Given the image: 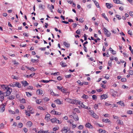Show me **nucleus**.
<instances>
[{"label": "nucleus", "instance_id": "47", "mask_svg": "<svg viewBox=\"0 0 133 133\" xmlns=\"http://www.w3.org/2000/svg\"><path fill=\"white\" fill-rule=\"evenodd\" d=\"M26 95L28 97H30L32 95L29 92H26Z\"/></svg>", "mask_w": 133, "mask_h": 133}, {"label": "nucleus", "instance_id": "14", "mask_svg": "<svg viewBox=\"0 0 133 133\" xmlns=\"http://www.w3.org/2000/svg\"><path fill=\"white\" fill-rule=\"evenodd\" d=\"M99 133H108V132L105 130L101 129L99 130Z\"/></svg>", "mask_w": 133, "mask_h": 133}, {"label": "nucleus", "instance_id": "58", "mask_svg": "<svg viewBox=\"0 0 133 133\" xmlns=\"http://www.w3.org/2000/svg\"><path fill=\"white\" fill-rule=\"evenodd\" d=\"M50 117V115L49 114H48L45 116V118H49Z\"/></svg>", "mask_w": 133, "mask_h": 133}, {"label": "nucleus", "instance_id": "52", "mask_svg": "<svg viewBox=\"0 0 133 133\" xmlns=\"http://www.w3.org/2000/svg\"><path fill=\"white\" fill-rule=\"evenodd\" d=\"M92 98L93 100H95L97 99V97L96 95H93L92 96Z\"/></svg>", "mask_w": 133, "mask_h": 133}, {"label": "nucleus", "instance_id": "59", "mask_svg": "<svg viewBox=\"0 0 133 133\" xmlns=\"http://www.w3.org/2000/svg\"><path fill=\"white\" fill-rule=\"evenodd\" d=\"M57 79L58 80L60 81L62 80V78L61 76H59L57 77Z\"/></svg>", "mask_w": 133, "mask_h": 133}, {"label": "nucleus", "instance_id": "27", "mask_svg": "<svg viewBox=\"0 0 133 133\" xmlns=\"http://www.w3.org/2000/svg\"><path fill=\"white\" fill-rule=\"evenodd\" d=\"M36 102L37 104H39L42 102L41 99H37L36 100Z\"/></svg>", "mask_w": 133, "mask_h": 133}, {"label": "nucleus", "instance_id": "32", "mask_svg": "<svg viewBox=\"0 0 133 133\" xmlns=\"http://www.w3.org/2000/svg\"><path fill=\"white\" fill-rule=\"evenodd\" d=\"M81 106L82 107L85 109H87L88 108V107L87 106H86L83 103L82 104Z\"/></svg>", "mask_w": 133, "mask_h": 133}, {"label": "nucleus", "instance_id": "48", "mask_svg": "<svg viewBox=\"0 0 133 133\" xmlns=\"http://www.w3.org/2000/svg\"><path fill=\"white\" fill-rule=\"evenodd\" d=\"M51 75H53L54 76H56L57 75H58L59 74V73L58 72H55L54 73H52L51 74Z\"/></svg>", "mask_w": 133, "mask_h": 133}, {"label": "nucleus", "instance_id": "11", "mask_svg": "<svg viewBox=\"0 0 133 133\" xmlns=\"http://www.w3.org/2000/svg\"><path fill=\"white\" fill-rule=\"evenodd\" d=\"M105 5L107 7L108 9H110L111 6H112V5L111 4H109L108 3H106L105 4Z\"/></svg>", "mask_w": 133, "mask_h": 133}, {"label": "nucleus", "instance_id": "20", "mask_svg": "<svg viewBox=\"0 0 133 133\" xmlns=\"http://www.w3.org/2000/svg\"><path fill=\"white\" fill-rule=\"evenodd\" d=\"M15 96L14 95H11L8 97L7 99L10 100L13 99H14Z\"/></svg>", "mask_w": 133, "mask_h": 133}, {"label": "nucleus", "instance_id": "17", "mask_svg": "<svg viewBox=\"0 0 133 133\" xmlns=\"http://www.w3.org/2000/svg\"><path fill=\"white\" fill-rule=\"evenodd\" d=\"M117 103L118 104L122 106H124V102L122 101H120L119 102H117Z\"/></svg>", "mask_w": 133, "mask_h": 133}, {"label": "nucleus", "instance_id": "4", "mask_svg": "<svg viewBox=\"0 0 133 133\" xmlns=\"http://www.w3.org/2000/svg\"><path fill=\"white\" fill-rule=\"evenodd\" d=\"M73 114L72 115V117L74 120L75 121L79 120V118L77 115L76 114V113L74 111L73 112Z\"/></svg>", "mask_w": 133, "mask_h": 133}, {"label": "nucleus", "instance_id": "21", "mask_svg": "<svg viewBox=\"0 0 133 133\" xmlns=\"http://www.w3.org/2000/svg\"><path fill=\"white\" fill-rule=\"evenodd\" d=\"M101 97L102 99H105L108 97L107 95L104 94L103 95H102L101 96Z\"/></svg>", "mask_w": 133, "mask_h": 133}, {"label": "nucleus", "instance_id": "46", "mask_svg": "<svg viewBox=\"0 0 133 133\" xmlns=\"http://www.w3.org/2000/svg\"><path fill=\"white\" fill-rule=\"evenodd\" d=\"M11 78H12L15 79H18V78L17 77H16L15 76L12 75L11 76Z\"/></svg>", "mask_w": 133, "mask_h": 133}, {"label": "nucleus", "instance_id": "6", "mask_svg": "<svg viewBox=\"0 0 133 133\" xmlns=\"http://www.w3.org/2000/svg\"><path fill=\"white\" fill-rule=\"evenodd\" d=\"M68 127H64L61 130L63 133H66L68 131Z\"/></svg>", "mask_w": 133, "mask_h": 133}, {"label": "nucleus", "instance_id": "36", "mask_svg": "<svg viewBox=\"0 0 133 133\" xmlns=\"http://www.w3.org/2000/svg\"><path fill=\"white\" fill-rule=\"evenodd\" d=\"M82 97L83 98L87 99L88 98V97L87 95H85L84 94L82 96Z\"/></svg>", "mask_w": 133, "mask_h": 133}, {"label": "nucleus", "instance_id": "8", "mask_svg": "<svg viewBox=\"0 0 133 133\" xmlns=\"http://www.w3.org/2000/svg\"><path fill=\"white\" fill-rule=\"evenodd\" d=\"M86 127L89 128H93V126L90 123H87L85 125Z\"/></svg>", "mask_w": 133, "mask_h": 133}, {"label": "nucleus", "instance_id": "49", "mask_svg": "<svg viewBox=\"0 0 133 133\" xmlns=\"http://www.w3.org/2000/svg\"><path fill=\"white\" fill-rule=\"evenodd\" d=\"M75 111L77 112L78 113H80V111H79V110L78 108H75L74 109Z\"/></svg>", "mask_w": 133, "mask_h": 133}, {"label": "nucleus", "instance_id": "45", "mask_svg": "<svg viewBox=\"0 0 133 133\" xmlns=\"http://www.w3.org/2000/svg\"><path fill=\"white\" fill-rule=\"evenodd\" d=\"M116 16L117 18H118V19L119 20H120L121 18V16L119 15H116Z\"/></svg>", "mask_w": 133, "mask_h": 133}, {"label": "nucleus", "instance_id": "42", "mask_svg": "<svg viewBox=\"0 0 133 133\" xmlns=\"http://www.w3.org/2000/svg\"><path fill=\"white\" fill-rule=\"evenodd\" d=\"M4 97L3 96H0V101H2L4 100Z\"/></svg>", "mask_w": 133, "mask_h": 133}, {"label": "nucleus", "instance_id": "54", "mask_svg": "<svg viewBox=\"0 0 133 133\" xmlns=\"http://www.w3.org/2000/svg\"><path fill=\"white\" fill-rule=\"evenodd\" d=\"M43 99L46 101H48L49 100V99L47 97H45L43 98Z\"/></svg>", "mask_w": 133, "mask_h": 133}, {"label": "nucleus", "instance_id": "24", "mask_svg": "<svg viewBox=\"0 0 133 133\" xmlns=\"http://www.w3.org/2000/svg\"><path fill=\"white\" fill-rule=\"evenodd\" d=\"M28 108L29 109V110L30 111V114H33L34 112V111H33L32 110H30V109L31 108V107L30 106H28Z\"/></svg>", "mask_w": 133, "mask_h": 133}, {"label": "nucleus", "instance_id": "40", "mask_svg": "<svg viewBox=\"0 0 133 133\" xmlns=\"http://www.w3.org/2000/svg\"><path fill=\"white\" fill-rule=\"evenodd\" d=\"M56 101L57 103L58 104H61V102L59 99H57Z\"/></svg>", "mask_w": 133, "mask_h": 133}, {"label": "nucleus", "instance_id": "37", "mask_svg": "<svg viewBox=\"0 0 133 133\" xmlns=\"http://www.w3.org/2000/svg\"><path fill=\"white\" fill-rule=\"evenodd\" d=\"M12 62L14 63V64L15 65H17L19 64V63L17 62L15 60L12 61Z\"/></svg>", "mask_w": 133, "mask_h": 133}, {"label": "nucleus", "instance_id": "44", "mask_svg": "<svg viewBox=\"0 0 133 133\" xmlns=\"http://www.w3.org/2000/svg\"><path fill=\"white\" fill-rule=\"evenodd\" d=\"M129 75H132L133 74V71L130 70L129 71Z\"/></svg>", "mask_w": 133, "mask_h": 133}, {"label": "nucleus", "instance_id": "35", "mask_svg": "<svg viewBox=\"0 0 133 133\" xmlns=\"http://www.w3.org/2000/svg\"><path fill=\"white\" fill-rule=\"evenodd\" d=\"M62 92L64 93H66V90L65 88L63 87L62 90L61 91Z\"/></svg>", "mask_w": 133, "mask_h": 133}, {"label": "nucleus", "instance_id": "62", "mask_svg": "<svg viewBox=\"0 0 133 133\" xmlns=\"http://www.w3.org/2000/svg\"><path fill=\"white\" fill-rule=\"evenodd\" d=\"M112 61H108V64L109 65L111 66L112 65Z\"/></svg>", "mask_w": 133, "mask_h": 133}, {"label": "nucleus", "instance_id": "61", "mask_svg": "<svg viewBox=\"0 0 133 133\" xmlns=\"http://www.w3.org/2000/svg\"><path fill=\"white\" fill-rule=\"evenodd\" d=\"M21 102L23 103H25V100L24 99H22L21 100Z\"/></svg>", "mask_w": 133, "mask_h": 133}, {"label": "nucleus", "instance_id": "55", "mask_svg": "<svg viewBox=\"0 0 133 133\" xmlns=\"http://www.w3.org/2000/svg\"><path fill=\"white\" fill-rule=\"evenodd\" d=\"M132 112L131 110H128L127 111V113L129 114H132Z\"/></svg>", "mask_w": 133, "mask_h": 133}, {"label": "nucleus", "instance_id": "64", "mask_svg": "<svg viewBox=\"0 0 133 133\" xmlns=\"http://www.w3.org/2000/svg\"><path fill=\"white\" fill-rule=\"evenodd\" d=\"M129 14L131 16H133V12L130 11L129 12Z\"/></svg>", "mask_w": 133, "mask_h": 133}, {"label": "nucleus", "instance_id": "13", "mask_svg": "<svg viewBox=\"0 0 133 133\" xmlns=\"http://www.w3.org/2000/svg\"><path fill=\"white\" fill-rule=\"evenodd\" d=\"M102 121L105 123H107L110 122V121L108 119H102Z\"/></svg>", "mask_w": 133, "mask_h": 133}, {"label": "nucleus", "instance_id": "34", "mask_svg": "<svg viewBox=\"0 0 133 133\" xmlns=\"http://www.w3.org/2000/svg\"><path fill=\"white\" fill-rule=\"evenodd\" d=\"M25 112L26 115H27L29 116H30V114L29 112L27 111L26 110H25Z\"/></svg>", "mask_w": 133, "mask_h": 133}, {"label": "nucleus", "instance_id": "26", "mask_svg": "<svg viewBox=\"0 0 133 133\" xmlns=\"http://www.w3.org/2000/svg\"><path fill=\"white\" fill-rule=\"evenodd\" d=\"M117 123L119 124H122L123 123V122L122 121L119 120H117Z\"/></svg>", "mask_w": 133, "mask_h": 133}, {"label": "nucleus", "instance_id": "43", "mask_svg": "<svg viewBox=\"0 0 133 133\" xmlns=\"http://www.w3.org/2000/svg\"><path fill=\"white\" fill-rule=\"evenodd\" d=\"M78 24H76V23H74L72 24V26L74 28H75L77 26Z\"/></svg>", "mask_w": 133, "mask_h": 133}, {"label": "nucleus", "instance_id": "39", "mask_svg": "<svg viewBox=\"0 0 133 133\" xmlns=\"http://www.w3.org/2000/svg\"><path fill=\"white\" fill-rule=\"evenodd\" d=\"M83 128V126L82 125H80L78 127V128L80 130H82Z\"/></svg>", "mask_w": 133, "mask_h": 133}, {"label": "nucleus", "instance_id": "15", "mask_svg": "<svg viewBox=\"0 0 133 133\" xmlns=\"http://www.w3.org/2000/svg\"><path fill=\"white\" fill-rule=\"evenodd\" d=\"M16 87H17L18 88H21V84L19 82H16L15 84Z\"/></svg>", "mask_w": 133, "mask_h": 133}, {"label": "nucleus", "instance_id": "9", "mask_svg": "<svg viewBox=\"0 0 133 133\" xmlns=\"http://www.w3.org/2000/svg\"><path fill=\"white\" fill-rule=\"evenodd\" d=\"M60 64L63 67H65L67 66V65L65 64V63L63 62V61L61 62L60 63Z\"/></svg>", "mask_w": 133, "mask_h": 133}, {"label": "nucleus", "instance_id": "33", "mask_svg": "<svg viewBox=\"0 0 133 133\" xmlns=\"http://www.w3.org/2000/svg\"><path fill=\"white\" fill-rule=\"evenodd\" d=\"M94 3L97 8H99V4L98 2L96 1H95Z\"/></svg>", "mask_w": 133, "mask_h": 133}, {"label": "nucleus", "instance_id": "22", "mask_svg": "<svg viewBox=\"0 0 133 133\" xmlns=\"http://www.w3.org/2000/svg\"><path fill=\"white\" fill-rule=\"evenodd\" d=\"M78 100L76 99H73V101H72V104H73L77 105L78 104Z\"/></svg>", "mask_w": 133, "mask_h": 133}, {"label": "nucleus", "instance_id": "7", "mask_svg": "<svg viewBox=\"0 0 133 133\" xmlns=\"http://www.w3.org/2000/svg\"><path fill=\"white\" fill-rule=\"evenodd\" d=\"M21 83L24 86V87H25L29 85V83L25 81H22Z\"/></svg>", "mask_w": 133, "mask_h": 133}, {"label": "nucleus", "instance_id": "3", "mask_svg": "<svg viewBox=\"0 0 133 133\" xmlns=\"http://www.w3.org/2000/svg\"><path fill=\"white\" fill-rule=\"evenodd\" d=\"M103 30L104 31V33L106 36L107 37H109L110 36L111 33L105 28L104 27Z\"/></svg>", "mask_w": 133, "mask_h": 133}, {"label": "nucleus", "instance_id": "2", "mask_svg": "<svg viewBox=\"0 0 133 133\" xmlns=\"http://www.w3.org/2000/svg\"><path fill=\"white\" fill-rule=\"evenodd\" d=\"M51 121L52 123H57L61 124L62 122L61 121H59L58 119H57L56 118H54L52 119H51Z\"/></svg>", "mask_w": 133, "mask_h": 133}, {"label": "nucleus", "instance_id": "38", "mask_svg": "<svg viewBox=\"0 0 133 133\" xmlns=\"http://www.w3.org/2000/svg\"><path fill=\"white\" fill-rule=\"evenodd\" d=\"M113 1L114 3H120L119 0H113Z\"/></svg>", "mask_w": 133, "mask_h": 133}, {"label": "nucleus", "instance_id": "28", "mask_svg": "<svg viewBox=\"0 0 133 133\" xmlns=\"http://www.w3.org/2000/svg\"><path fill=\"white\" fill-rule=\"evenodd\" d=\"M92 116L93 117L95 118H99L98 116L95 113L92 115Z\"/></svg>", "mask_w": 133, "mask_h": 133}, {"label": "nucleus", "instance_id": "19", "mask_svg": "<svg viewBox=\"0 0 133 133\" xmlns=\"http://www.w3.org/2000/svg\"><path fill=\"white\" fill-rule=\"evenodd\" d=\"M66 101L70 103H72V101H73V99H71L69 98L66 99Z\"/></svg>", "mask_w": 133, "mask_h": 133}, {"label": "nucleus", "instance_id": "30", "mask_svg": "<svg viewBox=\"0 0 133 133\" xmlns=\"http://www.w3.org/2000/svg\"><path fill=\"white\" fill-rule=\"evenodd\" d=\"M50 92L51 94L52 95H54L55 96H56L57 95H58V94H55L52 90H50Z\"/></svg>", "mask_w": 133, "mask_h": 133}, {"label": "nucleus", "instance_id": "57", "mask_svg": "<svg viewBox=\"0 0 133 133\" xmlns=\"http://www.w3.org/2000/svg\"><path fill=\"white\" fill-rule=\"evenodd\" d=\"M128 34L130 35H132V32L131 30H129L128 32Z\"/></svg>", "mask_w": 133, "mask_h": 133}, {"label": "nucleus", "instance_id": "16", "mask_svg": "<svg viewBox=\"0 0 133 133\" xmlns=\"http://www.w3.org/2000/svg\"><path fill=\"white\" fill-rule=\"evenodd\" d=\"M32 123L31 121H29L27 122L26 125L30 127L32 125Z\"/></svg>", "mask_w": 133, "mask_h": 133}, {"label": "nucleus", "instance_id": "50", "mask_svg": "<svg viewBox=\"0 0 133 133\" xmlns=\"http://www.w3.org/2000/svg\"><path fill=\"white\" fill-rule=\"evenodd\" d=\"M98 104H96L94 106V108L95 109H96L98 108Z\"/></svg>", "mask_w": 133, "mask_h": 133}, {"label": "nucleus", "instance_id": "63", "mask_svg": "<svg viewBox=\"0 0 133 133\" xmlns=\"http://www.w3.org/2000/svg\"><path fill=\"white\" fill-rule=\"evenodd\" d=\"M80 30L79 29H78L76 32V34H78V35H79L80 34Z\"/></svg>", "mask_w": 133, "mask_h": 133}, {"label": "nucleus", "instance_id": "23", "mask_svg": "<svg viewBox=\"0 0 133 133\" xmlns=\"http://www.w3.org/2000/svg\"><path fill=\"white\" fill-rule=\"evenodd\" d=\"M42 90L40 89L38 90L37 91V94H42Z\"/></svg>", "mask_w": 133, "mask_h": 133}, {"label": "nucleus", "instance_id": "60", "mask_svg": "<svg viewBox=\"0 0 133 133\" xmlns=\"http://www.w3.org/2000/svg\"><path fill=\"white\" fill-rule=\"evenodd\" d=\"M84 46V50L85 52H87V47L85 46Z\"/></svg>", "mask_w": 133, "mask_h": 133}, {"label": "nucleus", "instance_id": "29", "mask_svg": "<svg viewBox=\"0 0 133 133\" xmlns=\"http://www.w3.org/2000/svg\"><path fill=\"white\" fill-rule=\"evenodd\" d=\"M23 126V124L22 123H19L17 125L18 128H21Z\"/></svg>", "mask_w": 133, "mask_h": 133}, {"label": "nucleus", "instance_id": "25", "mask_svg": "<svg viewBox=\"0 0 133 133\" xmlns=\"http://www.w3.org/2000/svg\"><path fill=\"white\" fill-rule=\"evenodd\" d=\"M54 81L52 80H49V81H48V80H41V82H43L44 83H48L49 82V81Z\"/></svg>", "mask_w": 133, "mask_h": 133}, {"label": "nucleus", "instance_id": "56", "mask_svg": "<svg viewBox=\"0 0 133 133\" xmlns=\"http://www.w3.org/2000/svg\"><path fill=\"white\" fill-rule=\"evenodd\" d=\"M90 114L91 116H92L94 113V112L92 110L90 111Z\"/></svg>", "mask_w": 133, "mask_h": 133}, {"label": "nucleus", "instance_id": "12", "mask_svg": "<svg viewBox=\"0 0 133 133\" xmlns=\"http://www.w3.org/2000/svg\"><path fill=\"white\" fill-rule=\"evenodd\" d=\"M2 87L3 89L4 90H6L7 89H8V88H9V87H8L6 85H2Z\"/></svg>", "mask_w": 133, "mask_h": 133}, {"label": "nucleus", "instance_id": "5", "mask_svg": "<svg viewBox=\"0 0 133 133\" xmlns=\"http://www.w3.org/2000/svg\"><path fill=\"white\" fill-rule=\"evenodd\" d=\"M1 108H0V112H3L5 110V105L2 104L1 106Z\"/></svg>", "mask_w": 133, "mask_h": 133}, {"label": "nucleus", "instance_id": "18", "mask_svg": "<svg viewBox=\"0 0 133 133\" xmlns=\"http://www.w3.org/2000/svg\"><path fill=\"white\" fill-rule=\"evenodd\" d=\"M63 44L66 47L69 48L70 47V45L67 42H63Z\"/></svg>", "mask_w": 133, "mask_h": 133}, {"label": "nucleus", "instance_id": "31", "mask_svg": "<svg viewBox=\"0 0 133 133\" xmlns=\"http://www.w3.org/2000/svg\"><path fill=\"white\" fill-rule=\"evenodd\" d=\"M102 15L103 17H104L106 20L108 21V19L107 17L106 16L105 14L104 13L102 14Z\"/></svg>", "mask_w": 133, "mask_h": 133}, {"label": "nucleus", "instance_id": "10", "mask_svg": "<svg viewBox=\"0 0 133 133\" xmlns=\"http://www.w3.org/2000/svg\"><path fill=\"white\" fill-rule=\"evenodd\" d=\"M39 9H41L44 10L45 8V6L44 5H43L41 4H40L39 5Z\"/></svg>", "mask_w": 133, "mask_h": 133}, {"label": "nucleus", "instance_id": "53", "mask_svg": "<svg viewBox=\"0 0 133 133\" xmlns=\"http://www.w3.org/2000/svg\"><path fill=\"white\" fill-rule=\"evenodd\" d=\"M109 77V75L107 74H106L105 77V78L106 79H108Z\"/></svg>", "mask_w": 133, "mask_h": 133}, {"label": "nucleus", "instance_id": "51", "mask_svg": "<svg viewBox=\"0 0 133 133\" xmlns=\"http://www.w3.org/2000/svg\"><path fill=\"white\" fill-rule=\"evenodd\" d=\"M121 81L122 82H125L127 80L125 78H123L121 79Z\"/></svg>", "mask_w": 133, "mask_h": 133}, {"label": "nucleus", "instance_id": "1", "mask_svg": "<svg viewBox=\"0 0 133 133\" xmlns=\"http://www.w3.org/2000/svg\"><path fill=\"white\" fill-rule=\"evenodd\" d=\"M6 90V91L3 92V95L5 97L9 96L12 91V89L10 88H8Z\"/></svg>", "mask_w": 133, "mask_h": 133}, {"label": "nucleus", "instance_id": "41", "mask_svg": "<svg viewBox=\"0 0 133 133\" xmlns=\"http://www.w3.org/2000/svg\"><path fill=\"white\" fill-rule=\"evenodd\" d=\"M59 128L58 127H56L53 128V130L54 131H56Z\"/></svg>", "mask_w": 133, "mask_h": 133}]
</instances>
